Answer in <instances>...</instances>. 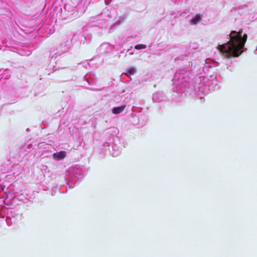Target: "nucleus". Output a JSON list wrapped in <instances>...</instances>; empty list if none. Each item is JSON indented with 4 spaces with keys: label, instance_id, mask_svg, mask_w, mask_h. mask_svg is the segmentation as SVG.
I'll use <instances>...</instances> for the list:
<instances>
[{
    "label": "nucleus",
    "instance_id": "f03ea898",
    "mask_svg": "<svg viewBox=\"0 0 257 257\" xmlns=\"http://www.w3.org/2000/svg\"><path fill=\"white\" fill-rule=\"evenodd\" d=\"M66 155L65 151H62L58 153H54L53 155V158L56 160H60L64 159Z\"/></svg>",
    "mask_w": 257,
    "mask_h": 257
},
{
    "label": "nucleus",
    "instance_id": "39448f33",
    "mask_svg": "<svg viewBox=\"0 0 257 257\" xmlns=\"http://www.w3.org/2000/svg\"><path fill=\"white\" fill-rule=\"evenodd\" d=\"M146 45L144 44H138L135 47V48L137 50L144 49L146 48Z\"/></svg>",
    "mask_w": 257,
    "mask_h": 257
},
{
    "label": "nucleus",
    "instance_id": "f257e3e1",
    "mask_svg": "<svg viewBox=\"0 0 257 257\" xmlns=\"http://www.w3.org/2000/svg\"><path fill=\"white\" fill-rule=\"evenodd\" d=\"M242 29L238 32L232 31L229 34L230 40L227 43L218 45V50L222 55L226 57H237L242 52V49L247 40V35L244 34L242 36Z\"/></svg>",
    "mask_w": 257,
    "mask_h": 257
},
{
    "label": "nucleus",
    "instance_id": "423d86ee",
    "mask_svg": "<svg viewBox=\"0 0 257 257\" xmlns=\"http://www.w3.org/2000/svg\"><path fill=\"white\" fill-rule=\"evenodd\" d=\"M128 72L131 74H134V70L133 69H131L130 70H129Z\"/></svg>",
    "mask_w": 257,
    "mask_h": 257
},
{
    "label": "nucleus",
    "instance_id": "20e7f679",
    "mask_svg": "<svg viewBox=\"0 0 257 257\" xmlns=\"http://www.w3.org/2000/svg\"><path fill=\"white\" fill-rule=\"evenodd\" d=\"M201 20V17L199 15H196L195 17L191 20L192 23L193 24H197Z\"/></svg>",
    "mask_w": 257,
    "mask_h": 257
},
{
    "label": "nucleus",
    "instance_id": "7ed1b4c3",
    "mask_svg": "<svg viewBox=\"0 0 257 257\" xmlns=\"http://www.w3.org/2000/svg\"><path fill=\"white\" fill-rule=\"evenodd\" d=\"M125 107H126V105H122L119 107H114L112 109V111L114 114H118V113L121 112L124 109Z\"/></svg>",
    "mask_w": 257,
    "mask_h": 257
}]
</instances>
